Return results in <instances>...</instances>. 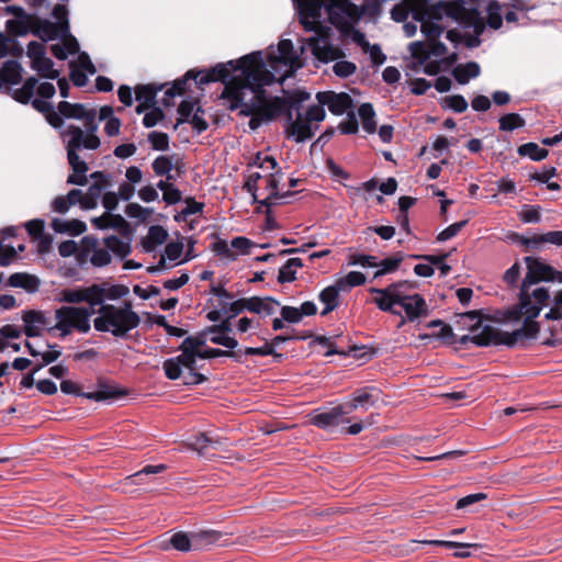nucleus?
I'll return each instance as SVG.
<instances>
[{
    "mask_svg": "<svg viewBox=\"0 0 562 562\" xmlns=\"http://www.w3.org/2000/svg\"><path fill=\"white\" fill-rule=\"evenodd\" d=\"M213 250L216 252V255L229 260H235L237 257V254L232 250L231 244H228L226 240H217L214 243Z\"/></svg>",
    "mask_w": 562,
    "mask_h": 562,
    "instance_id": "63",
    "label": "nucleus"
},
{
    "mask_svg": "<svg viewBox=\"0 0 562 562\" xmlns=\"http://www.w3.org/2000/svg\"><path fill=\"white\" fill-rule=\"evenodd\" d=\"M181 353L177 356V360L181 364L182 369L186 370H196V358H199V353H192L184 349H180Z\"/></svg>",
    "mask_w": 562,
    "mask_h": 562,
    "instance_id": "55",
    "label": "nucleus"
},
{
    "mask_svg": "<svg viewBox=\"0 0 562 562\" xmlns=\"http://www.w3.org/2000/svg\"><path fill=\"white\" fill-rule=\"evenodd\" d=\"M60 390L63 393L65 394H74V395H79V396H83L86 398H89V400H93V401H97V402H100V401H105V400H109V398H114L119 395H121L122 393L112 389V387H102L101 390L97 391V392H89V393H80L79 392V389H78V385L70 381V380H64L61 381L60 383Z\"/></svg>",
    "mask_w": 562,
    "mask_h": 562,
    "instance_id": "21",
    "label": "nucleus"
},
{
    "mask_svg": "<svg viewBox=\"0 0 562 562\" xmlns=\"http://www.w3.org/2000/svg\"><path fill=\"white\" fill-rule=\"evenodd\" d=\"M527 273L522 279L519 291V303L505 313V319L509 322H519L522 316L535 319L549 300L550 294L547 288L531 286L540 281H555L558 271L542 261L540 258L526 257Z\"/></svg>",
    "mask_w": 562,
    "mask_h": 562,
    "instance_id": "3",
    "label": "nucleus"
},
{
    "mask_svg": "<svg viewBox=\"0 0 562 562\" xmlns=\"http://www.w3.org/2000/svg\"><path fill=\"white\" fill-rule=\"evenodd\" d=\"M32 68L37 71L41 77L56 79L59 76L58 70L54 69V63L48 57L44 56L41 59L32 63Z\"/></svg>",
    "mask_w": 562,
    "mask_h": 562,
    "instance_id": "37",
    "label": "nucleus"
},
{
    "mask_svg": "<svg viewBox=\"0 0 562 562\" xmlns=\"http://www.w3.org/2000/svg\"><path fill=\"white\" fill-rule=\"evenodd\" d=\"M42 41H52L58 36L59 25L48 20H40L33 31Z\"/></svg>",
    "mask_w": 562,
    "mask_h": 562,
    "instance_id": "34",
    "label": "nucleus"
},
{
    "mask_svg": "<svg viewBox=\"0 0 562 562\" xmlns=\"http://www.w3.org/2000/svg\"><path fill=\"white\" fill-rule=\"evenodd\" d=\"M93 286L99 289V303L97 305V308L106 305L105 301L111 300H120L124 296H126L130 292L128 288L122 284H110L108 282L102 283H93Z\"/></svg>",
    "mask_w": 562,
    "mask_h": 562,
    "instance_id": "24",
    "label": "nucleus"
},
{
    "mask_svg": "<svg viewBox=\"0 0 562 562\" xmlns=\"http://www.w3.org/2000/svg\"><path fill=\"white\" fill-rule=\"evenodd\" d=\"M517 153L519 156L529 157L533 161H541L546 159L549 154L546 148H542L532 142L520 145Z\"/></svg>",
    "mask_w": 562,
    "mask_h": 562,
    "instance_id": "35",
    "label": "nucleus"
},
{
    "mask_svg": "<svg viewBox=\"0 0 562 562\" xmlns=\"http://www.w3.org/2000/svg\"><path fill=\"white\" fill-rule=\"evenodd\" d=\"M481 68L475 61H469L467 64H460L452 70V76L460 85H465L470 79H474L480 76Z\"/></svg>",
    "mask_w": 562,
    "mask_h": 562,
    "instance_id": "27",
    "label": "nucleus"
},
{
    "mask_svg": "<svg viewBox=\"0 0 562 562\" xmlns=\"http://www.w3.org/2000/svg\"><path fill=\"white\" fill-rule=\"evenodd\" d=\"M522 326L513 330L512 333L503 331L492 325H484L482 327H474L475 346L487 347L505 345L514 347L518 341L524 339L535 338L540 329L539 323L532 318L522 316Z\"/></svg>",
    "mask_w": 562,
    "mask_h": 562,
    "instance_id": "8",
    "label": "nucleus"
},
{
    "mask_svg": "<svg viewBox=\"0 0 562 562\" xmlns=\"http://www.w3.org/2000/svg\"><path fill=\"white\" fill-rule=\"evenodd\" d=\"M280 175L278 173V177L276 175H270L267 179V186H268V189L270 190V194L263 199L262 201H260L259 203L261 205H265L267 207H270L271 206V202H270V199L271 198H280L281 195L279 194L278 192V184H279V179H280Z\"/></svg>",
    "mask_w": 562,
    "mask_h": 562,
    "instance_id": "53",
    "label": "nucleus"
},
{
    "mask_svg": "<svg viewBox=\"0 0 562 562\" xmlns=\"http://www.w3.org/2000/svg\"><path fill=\"white\" fill-rule=\"evenodd\" d=\"M57 110L65 119L82 120L83 124L89 122L90 116L92 121H97V110L94 108H87L81 103L60 101L57 105Z\"/></svg>",
    "mask_w": 562,
    "mask_h": 562,
    "instance_id": "23",
    "label": "nucleus"
},
{
    "mask_svg": "<svg viewBox=\"0 0 562 562\" xmlns=\"http://www.w3.org/2000/svg\"><path fill=\"white\" fill-rule=\"evenodd\" d=\"M303 266L302 259L290 258L279 270L278 282L286 283L296 279V270Z\"/></svg>",
    "mask_w": 562,
    "mask_h": 562,
    "instance_id": "32",
    "label": "nucleus"
},
{
    "mask_svg": "<svg viewBox=\"0 0 562 562\" xmlns=\"http://www.w3.org/2000/svg\"><path fill=\"white\" fill-rule=\"evenodd\" d=\"M319 106L324 109L326 105L334 115H341L351 112L353 102L351 97L346 92L323 91L316 94Z\"/></svg>",
    "mask_w": 562,
    "mask_h": 562,
    "instance_id": "18",
    "label": "nucleus"
},
{
    "mask_svg": "<svg viewBox=\"0 0 562 562\" xmlns=\"http://www.w3.org/2000/svg\"><path fill=\"white\" fill-rule=\"evenodd\" d=\"M156 89L150 86H137L135 88L136 101L144 103L146 108L155 104Z\"/></svg>",
    "mask_w": 562,
    "mask_h": 562,
    "instance_id": "42",
    "label": "nucleus"
},
{
    "mask_svg": "<svg viewBox=\"0 0 562 562\" xmlns=\"http://www.w3.org/2000/svg\"><path fill=\"white\" fill-rule=\"evenodd\" d=\"M281 317L285 322L290 324H297L302 321L303 316L299 310V307L293 306H282L281 307Z\"/></svg>",
    "mask_w": 562,
    "mask_h": 562,
    "instance_id": "64",
    "label": "nucleus"
},
{
    "mask_svg": "<svg viewBox=\"0 0 562 562\" xmlns=\"http://www.w3.org/2000/svg\"><path fill=\"white\" fill-rule=\"evenodd\" d=\"M520 220L524 223H539L541 221L540 207L536 205H525L520 213Z\"/></svg>",
    "mask_w": 562,
    "mask_h": 562,
    "instance_id": "56",
    "label": "nucleus"
},
{
    "mask_svg": "<svg viewBox=\"0 0 562 562\" xmlns=\"http://www.w3.org/2000/svg\"><path fill=\"white\" fill-rule=\"evenodd\" d=\"M93 313L83 306H61L55 311V330L64 338L74 330L87 334L91 329L90 317Z\"/></svg>",
    "mask_w": 562,
    "mask_h": 562,
    "instance_id": "12",
    "label": "nucleus"
},
{
    "mask_svg": "<svg viewBox=\"0 0 562 562\" xmlns=\"http://www.w3.org/2000/svg\"><path fill=\"white\" fill-rule=\"evenodd\" d=\"M525 120L517 113H508L499 119V130L505 132H512L525 126Z\"/></svg>",
    "mask_w": 562,
    "mask_h": 562,
    "instance_id": "41",
    "label": "nucleus"
},
{
    "mask_svg": "<svg viewBox=\"0 0 562 562\" xmlns=\"http://www.w3.org/2000/svg\"><path fill=\"white\" fill-rule=\"evenodd\" d=\"M60 301L70 304L87 303L89 310L95 313L99 301V289L93 284L83 288H67L63 289L59 293Z\"/></svg>",
    "mask_w": 562,
    "mask_h": 562,
    "instance_id": "16",
    "label": "nucleus"
},
{
    "mask_svg": "<svg viewBox=\"0 0 562 562\" xmlns=\"http://www.w3.org/2000/svg\"><path fill=\"white\" fill-rule=\"evenodd\" d=\"M335 61L336 63L333 66V71L337 77L348 78L357 70V66L351 61L344 60L342 58Z\"/></svg>",
    "mask_w": 562,
    "mask_h": 562,
    "instance_id": "47",
    "label": "nucleus"
},
{
    "mask_svg": "<svg viewBox=\"0 0 562 562\" xmlns=\"http://www.w3.org/2000/svg\"><path fill=\"white\" fill-rule=\"evenodd\" d=\"M300 9V22L305 31L323 25V11L329 22L340 30H349L360 18L358 7L349 0H293Z\"/></svg>",
    "mask_w": 562,
    "mask_h": 562,
    "instance_id": "5",
    "label": "nucleus"
},
{
    "mask_svg": "<svg viewBox=\"0 0 562 562\" xmlns=\"http://www.w3.org/2000/svg\"><path fill=\"white\" fill-rule=\"evenodd\" d=\"M352 398L356 401L359 408L367 411L375 405L378 391L371 387L359 389L352 393Z\"/></svg>",
    "mask_w": 562,
    "mask_h": 562,
    "instance_id": "31",
    "label": "nucleus"
},
{
    "mask_svg": "<svg viewBox=\"0 0 562 562\" xmlns=\"http://www.w3.org/2000/svg\"><path fill=\"white\" fill-rule=\"evenodd\" d=\"M358 115L362 122V128L373 134L376 131L375 112L371 103H362L358 108Z\"/></svg>",
    "mask_w": 562,
    "mask_h": 562,
    "instance_id": "33",
    "label": "nucleus"
},
{
    "mask_svg": "<svg viewBox=\"0 0 562 562\" xmlns=\"http://www.w3.org/2000/svg\"><path fill=\"white\" fill-rule=\"evenodd\" d=\"M402 260H403V256L401 254H397L396 256L385 258L381 261H378V265L375 266V268H378V270L374 273V278H379L384 274L394 272L400 267V263L402 262Z\"/></svg>",
    "mask_w": 562,
    "mask_h": 562,
    "instance_id": "38",
    "label": "nucleus"
},
{
    "mask_svg": "<svg viewBox=\"0 0 562 562\" xmlns=\"http://www.w3.org/2000/svg\"><path fill=\"white\" fill-rule=\"evenodd\" d=\"M89 178L93 180V183L89 186L85 193L82 202L83 210L94 209L103 191L110 186V175L103 171H94Z\"/></svg>",
    "mask_w": 562,
    "mask_h": 562,
    "instance_id": "20",
    "label": "nucleus"
},
{
    "mask_svg": "<svg viewBox=\"0 0 562 562\" xmlns=\"http://www.w3.org/2000/svg\"><path fill=\"white\" fill-rule=\"evenodd\" d=\"M24 323V334L27 337H38L43 330L53 333L55 330L53 321L43 311L30 310L22 314Z\"/></svg>",
    "mask_w": 562,
    "mask_h": 562,
    "instance_id": "17",
    "label": "nucleus"
},
{
    "mask_svg": "<svg viewBox=\"0 0 562 562\" xmlns=\"http://www.w3.org/2000/svg\"><path fill=\"white\" fill-rule=\"evenodd\" d=\"M407 285V282H395L384 289H370L371 293L378 294L373 301L381 311L401 315L400 311L394 310V305H400L404 310L406 318H402L398 327L403 326L406 319L414 322L429 313L428 304L424 297L419 294H407L403 290Z\"/></svg>",
    "mask_w": 562,
    "mask_h": 562,
    "instance_id": "6",
    "label": "nucleus"
},
{
    "mask_svg": "<svg viewBox=\"0 0 562 562\" xmlns=\"http://www.w3.org/2000/svg\"><path fill=\"white\" fill-rule=\"evenodd\" d=\"M210 435L202 432L196 435L190 446L193 450H195L200 456H205L207 449L210 448Z\"/></svg>",
    "mask_w": 562,
    "mask_h": 562,
    "instance_id": "58",
    "label": "nucleus"
},
{
    "mask_svg": "<svg viewBox=\"0 0 562 562\" xmlns=\"http://www.w3.org/2000/svg\"><path fill=\"white\" fill-rule=\"evenodd\" d=\"M210 341L214 345L223 346L227 349H235L238 346V341L226 334H211Z\"/></svg>",
    "mask_w": 562,
    "mask_h": 562,
    "instance_id": "61",
    "label": "nucleus"
},
{
    "mask_svg": "<svg viewBox=\"0 0 562 562\" xmlns=\"http://www.w3.org/2000/svg\"><path fill=\"white\" fill-rule=\"evenodd\" d=\"M37 85V79L35 77H29L21 88H12L11 86L4 87L8 94H10L15 101L26 104L31 102L32 106L46 115L54 105L45 100L41 99H32L34 95V90Z\"/></svg>",
    "mask_w": 562,
    "mask_h": 562,
    "instance_id": "14",
    "label": "nucleus"
},
{
    "mask_svg": "<svg viewBox=\"0 0 562 562\" xmlns=\"http://www.w3.org/2000/svg\"><path fill=\"white\" fill-rule=\"evenodd\" d=\"M244 353L247 355V356H260V357L273 356V357H277V358H281L282 357V355L277 353L272 349V346L269 345V342L265 344L261 347H247V348H245Z\"/></svg>",
    "mask_w": 562,
    "mask_h": 562,
    "instance_id": "57",
    "label": "nucleus"
},
{
    "mask_svg": "<svg viewBox=\"0 0 562 562\" xmlns=\"http://www.w3.org/2000/svg\"><path fill=\"white\" fill-rule=\"evenodd\" d=\"M338 130L341 134L352 135L359 130L358 120L353 111L347 113V119L338 125Z\"/></svg>",
    "mask_w": 562,
    "mask_h": 562,
    "instance_id": "51",
    "label": "nucleus"
},
{
    "mask_svg": "<svg viewBox=\"0 0 562 562\" xmlns=\"http://www.w3.org/2000/svg\"><path fill=\"white\" fill-rule=\"evenodd\" d=\"M162 367L165 374L169 380H177L181 378L183 369L176 357L167 359Z\"/></svg>",
    "mask_w": 562,
    "mask_h": 562,
    "instance_id": "49",
    "label": "nucleus"
},
{
    "mask_svg": "<svg viewBox=\"0 0 562 562\" xmlns=\"http://www.w3.org/2000/svg\"><path fill=\"white\" fill-rule=\"evenodd\" d=\"M148 142L155 150H168L169 148V136L162 132H150L148 134Z\"/></svg>",
    "mask_w": 562,
    "mask_h": 562,
    "instance_id": "48",
    "label": "nucleus"
},
{
    "mask_svg": "<svg viewBox=\"0 0 562 562\" xmlns=\"http://www.w3.org/2000/svg\"><path fill=\"white\" fill-rule=\"evenodd\" d=\"M216 539L214 532L211 531H201L187 533L183 531H178L173 533L169 540L170 546L181 552H188L192 548H198L203 540L207 543L213 542Z\"/></svg>",
    "mask_w": 562,
    "mask_h": 562,
    "instance_id": "19",
    "label": "nucleus"
},
{
    "mask_svg": "<svg viewBox=\"0 0 562 562\" xmlns=\"http://www.w3.org/2000/svg\"><path fill=\"white\" fill-rule=\"evenodd\" d=\"M240 353L241 351H234V350H222L216 348H209L203 350L201 353H199L200 359H212L217 357H231L234 358L236 361L240 362Z\"/></svg>",
    "mask_w": 562,
    "mask_h": 562,
    "instance_id": "46",
    "label": "nucleus"
},
{
    "mask_svg": "<svg viewBox=\"0 0 562 562\" xmlns=\"http://www.w3.org/2000/svg\"><path fill=\"white\" fill-rule=\"evenodd\" d=\"M90 261L95 267H104L111 262V255L108 248L93 249Z\"/></svg>",
    "mask_w": 562,
    "mask_h": 562,
    "instance_id": "59",
    "label": "nucleus"
},
{
    "mask_svg": "<svg viewBox=\"0 0 562 562\" xmlns=\"http://www.w3.org/2000/svg\"><path fill=\"white\" fill-rule=\"evenodd\" d=\"M241 81L232 89V109H239L240 114L250 116V130H257L263 122H270L281 114L284 102L280 98L270 100L265 87L274 82L273 74L265 69L261 52H254L243 57Z\"/></svg>",
    "mask_w": 562,
    "mask_h": 562,
    "instance_id": "2",
    "label": "nucleus"
},
{
    "mask_svg": "<svg viewBox=\"0 0 562 562\" xmlns=\"http://www.w3.org/2000/svg\"><path fill=\"white\" fill-rule=\"evenodd\" d=\"M8 284L12 288L24 289L27 292H35L38 289L40 281L35 276L15 272L9 277Z\"/></svg>",
    "mask_w": 562,
    "mask_h": 562,
    "instance_id": "28",
    "label": "nucleus"
},
{
    "mask_svg": "<svg viewBox=\"0 0 562 562\" xmlns=\"http://www.w3.org/2000/svg\"><path fill=\"white\" fill-rule=\"evenodd\" d=\"M280 305V303L270 297H259L251 296L247 299V311L251 313H256L263 316L272 315L276 312V308Z\"/></svg>",
    "mask_w": 562,
    "mask_h": 562,
    "instance_id": "25",
    "label": "nucleus"
},
{
    "mask_svg": "<svg viewBox=\"0 0 562 562\" xmlns=\"http://www.w3.org/2000/svg\"><path fill=\"white\" fill-rule=\"evenodd\" d=\"M243 57L238 60H229L227 64H218L207 72H194L189 70L187 77L189 80H194L199 87H202L212 81H222L225 85L223 94L232 99L233 87H238L241 81Z\"/></svg>",
    "mask_w": 562,
    "mask_h": 562,
    "instance_id": "10",
    "label": "nucleus"
},
{
    "mask_svg": "<svg viewBox=\"0 0 562 562\" xmlns=\"http://www.w3.org/2000/svg\"><path fill=\"white\" fill-rule=\"evenodd\" d=\"M151 168L156 176H166L168 180H176V177L171 175L173 169V162L169 156H158L151 162Z\"/></svg>",
    "mask_w": 562,
    "mask_h": 562,
    "instance_id": "36",
    "label": "nucleus"
},
{
    "mask_svg": "<svg viewBox=\"0 0 562 562\" xmlns=\"http://www.w3.org/2000/svg\"><path fill=\"white\" fill-rule=\"evenodd\" d=\"M308 98L310 94L307 92H301L299 98L290 103V109L296 111V117L292 121V114L289 112L288 120L291 123L286 132L289 137H293L296 143L310 139L314 135L315 130L318 128V123L326 116L325 110L319 105L310 106L304 114L300 112L301 102Z\"/></svg>",
    "mask_w": 562,
    "mask_h": 562,
    "instance_id": "9",
    "label": "nucleus"
},
{
    "mask_svg": "<svg viewBox=\"0 0 562 562\" xmlns=\"http://www.w3.org/2000/svg\"><path fill=\"white\" fill-rule=\"evenodd\" d=\"M10 40L0 34V58L9 53ZM23 68L16 60H7L0 69V89L20 83Z\"/></svg>",
    "mask_w": 562,
    "mask_h": 562,
    "instance_id": "15",
    "label": "nucleus"
},
{
    "mask_svg": "<svg viewBox=\"0 0 562 562\" xmlns=\"http://www.w3.org/2000/svg\"><path fill=\"white\" fill-rule=\"evenodd\" d=\"M99 122L92 121L83 124V127L69 124L61 133L67 161L72 173L67 177L68 184L86 186L88 183L87 171L88 164L79 156L85 150H97L101 146V139L98 136Z\"/></svg>",
    "mask_w": 562,
    "mask_h": 562,
    "instance_id": "4",
    "label": "nucleus"
},
{
    "mask_svg": "<svg viewBox=\"0 0 562 562\" xmlns=\"http://www.w3.org/2000/svg\"><path fill=\"white\" fill-rule=\"evenodd\" d=\"M427 543L432 544V546L446 547V548H457L458 551L454 552V557H458V558L470 557L469 548L471 547V544H469V543H461V542L447 541V540H430V541H427Z\"/></svg>",
    "mask_w": 562,
    "mask_h": 562,
    "instance_id": "43",
    "label": "nucleus"
},
{
    "mask_svg": "<svg viewBox=\"0 0 562 562\" xmlns=\"http://www.w3.org/2000/svg\"><path fill=\"white\" fill-rule=\"evenodd\" d=\"M477 0H471L467 7L464 0L450 2L439 1L427 8L425 12L414 18L420 22V31L427 38V43L413 42L409 44L412 55L422 63L434 57H442L447 53L446 45L438 41L450 23H456L460 30H448L446 37L452 43L463 42L468 47H477L481 44L480 36L485 30V23L481 18Z\"/></svg>",
    "mask_w": 562,
    "mask_h": 562,
    "instance_id": "1",
    "label": "nucleus"
},
{
    "mask_svg": "<svg viewBox=\"0 0 562 562\" xmlns=\"http://www.w3.org/2000/svg\"><path fill=\"white\" fill-rule=\"evenodd\" d=\"M445 105L453 110L457 113L464 112L469 104L468 101L461 94H453L445 98Z\"/></svg>",
    "mask_w": 562,
    "mask_h": 562,
    "instance_id": "52",
    "label": "nucleus"
},
{
    "mask_svg": "<svg viewBox=\"0 0 562 562\" xmlns=\"http://www.w3.org/2000/svg\"><path fill=\"white\" fill-rule=\"evenodd\" d=\"M346 423H349V419L341 418L336 406L325 411H316L311 416V424L324 430H333L340 424Z\"/></svg>",
    "mask_w": 562,
    "mask_h": 562,
    "instance_id": "22",
    "label": "nucleus"
},
{
    "mask_svg": "<svg viewBox=\"0 0 562 562\" xmlns=\"http://www.w3.org/2000/svg\"><path fill=\"white\" fill-rule=\"evenodd\" d=\"M487 11V25L491 29L497 30L503 24L501 14V5L496 1H491L486 8Z\"/></svg>",
    "mask_w": 562,
    "mask_h": 562,
    "instance_id": "44",
    "label": "nucleus"
},
{
    "mask_svg": "<svg viewBox=\"0 0 562 562\" xmlns=\"http://www.w3.org/2000/svg\"><path fill=\"white\" fill-rule=\"evenodd\" d=\"M168 237L167 231L160 225L150 226L143 246L146 251H151L156 246L162 245Z\"/></svg>",
    "mask_w": 562,
    "mask_h": 562,
    "instance_id": "30",
    "label": "nucleus"
},
{
    "mask_svg": "<svg viewBox=\"0 0 562 562\" xmlns=\"http://www.w3.org/2000/svg\"><path fill=\"white\" fill-rule=\"evenodd\" d=\"M340 291L342 290L336 282L321 291L318 297L319 301L325 305L321 312L322 316L327 315L338 306Z\"/></svg>",
    "mask_w": 562,
    "mask_h": 562,
    "instance_id": "26",
    "label": "nucleus"
},
{
    "mask_svg": "<svg viewBox=\"0 0 562 562\" xmlns=\"http://www.w3.org/2000/svg\"><path fill=\"white\" fill-rule=\"evenodd\" d=\"M195 102L190 100H183L178 106V113L180 117L177 120L176 127L182 123L189 122V119L194 113Z\"/></svg>",
    "mask_w": 562,
    "mask_h": 562,
    "instance_id": "54",
    "label": "nucleus"
},
{
    "mask_svg": "<svg viewBox=\"0 0 562 562\" xmlns=\"http://www.w3.org/2000/svg\"><path fill=\"white\" fill-rule=\"evenodd\" d=\"M247 299H239L234 302L231 301H224L222 303H218V307H221V311L223 314H226L228 318H234L238 314H240L243 311L247 310Z\"/></svg>",
    "mask_w": 562,
    "mask_h": 562,
    "instance_id": "40",
    "label": "nucleus"
},
{
    "mask_svg": "<svg viewBox=\"0 0 562 562\" xmlns=\"http://www.w3.org/2000/svg\"><path fill=\"white\" fill-rule=\"evenodd\" d=\"M97 317L93 327L100 333H110L115 338H126L128 333L140 324L139 315L133 310L131 302L122 305H102L95 308Z\"/></svg>",
    "mask_w": 562,
    "mask_h": 562,
    "instance_id": "7",
    "label": "nucleus"
},
{
    "mask_svg": "<svg viewBox=\"0 0 562 562\" xmlns=\"http://www.w3.org/2000/svg\"><path fill=\"white\" fill-rule=\"evenodd\" d=\"M204 111L201 106H198L194 113L189 119V122L192 124L193 128L198 134L206 131L209 127L207 122L203 119Z\"/></svg>",
    "mask_w": 562,
    "mask_h": 562,
    "instance_id": "60",
    "label": "nucleus"
},
{
    "mask_svg": "<svg viewBox=\"0 0 562 562\" xmlns=\"http://www.w3.org/2000/svg\"><path fill=\"white\" fill-rule=\"evenodd\" d=\"M16 10L18 15L16 19L8 20L7 21V31L16 36H22L27 34L29 32V19L27 15L24 13V11L21 8H14Z\"/></svg>",
    "mask_w": 562,
    "mask_h": 562,
    "instance_id": "29",
    "label": "nucleus"
},
{
    "mask_svg": "<svg viewBox=\"0 0 562 562\" xmlns=\"http://www.w3.org/2000/svg\"><path fill=\"white\" fill-rule=\"evenodd\" d=\"M205 330L203 333H200L198 336H189L187 337L182 344L180 345L179 349H184L187 351H190L192 353H201L202 351L199 350L200 347L205 345Z\"/></svg>",
    "mask_w": 562,
    "mask_h": 562,
    "instance_id": "45",
    "label": "nucleus"
},
{
    "mask_svg": "<svg viewBox=\"0 0 562 562\" xmlns=\"http://www.w3.org/2000/svg\"><path fill=\"white\" fill-rule=\"evenodd\" d=\"M314 34L306 40L314 58L323 64L338 60L345 57L344 50L331 44V29L327 25H315Z\"/></svg>",
    "mask_w": 562,
    "mask_h": 562,
    "instance_id": "13",
    "label": "nucleus"
},
{
    "mask_svg": "<svg viewBox=\"0 0 562 562\" xmlns=\"http://www.w3.org/2000/svg\"><path fill=\"white\" fill-rule=\"evenodd\" d=\"M104 243L109 251H113L122 257L126 256L130 251L128 245L123 243L116 236H110L105 238Z\"/></svg>",
    "mask_w": 562,
    "mask_h": 562,
    "instance_id": "50",
    "label": "nucleus"
},
{
    "mask_svg": "<svg viewBox=\"0 0 562 562\" xmlns=\"http://www.w3.org/2000/svg\"><path fill=\"white\" fill-rule=\"evenodd\" d=\"M467 224V221H460L446 227L442 232L437 235L438 241H446L454 237Z\"/></svg>",
    "mask_w": 562,
    "mask_h": 562,
    "instance_id": "62",
    "label": "nucleus"
},
{
    "mask_svg": "<svg viewBox=\"0 0 562 562\" xmlns=\"http://www.w3.org/2000/svg\"><path fill=\"white\" fill-rule=\"evenodd\" d=\"M366 282V276L359 271H350L344 278L336 281L338 286L347 292L353 286L362 285Z\"/></svg>",
    "mask_w": 562,
    "mask_h": 562,
    "instance_id": "39",
    "label": "nucleus"
},
{
    "mask_svg": "<svg viewBox=\"0 0 562 562\" xmlns=\"http://www.w3.org/2000/svg\"><path fill=\"white\" fill-rule=\"evenodd\" d=\"M262 60H265L262 58ZM265 63V69L273 74L274 79L280 77L282 82L286 77L291 76L294 70L302 67L299 55L295 53L293 44L290 40H281L277 49L271 47L268 54V64Z\"/></svg>",
    "mask_w": 562,
    "mask_h": 562,
    "instance_id": "11",
    "label": "nucleus"
}]
</instances>
